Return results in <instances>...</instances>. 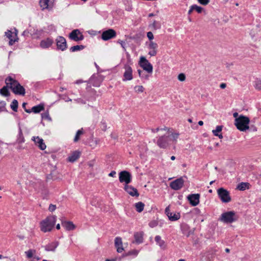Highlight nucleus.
<instances>
[{
    "label": "nucleus",
    "instance_id": "1",
    "mask_svg": "<svg viewBox=\"0 0 261 261\" xmlns=\"http://www.w3.org/2000/svg\"><path fill=\"white\" fill-rule=\"evenodd\" d=\"M249 118L244 115H240L235 119L234 125L237 129L242 132H245L249 128Z\"/></svg>",
    "mask_w": 261,
    "mask_h": 261
},
{
    "label": "nucleus",
    "instance_id": "2",
    "mask_svg": "<svg viewBox=\"0 0 261 261\" xmlns=\"http://www.w3.org/2000/svg\"><path fill=\"white\" fill-rule=\"evenodd\" d=\"M56 221V217L55 216L47 217L41 222V230L44 232L51 231L54 227Z\"/></svg>",
    "mask_w": 261,
    "mask_h": 261
},
{
    "label": "nucleus",
    "instance_id": "3",
    "mask_svg": "<svg viewBox=\"0 0 261 261\" xmlns=\"http://www.w3.org/2000/svg\"><path fill=\"white\" fill-rule=\"evenodd\" d=\"M8 84L11 85L10 89L15 94L22 96L25 95V90L24 88L20 84L18 81L12 77V81Z\"/></svg>",
    "mask_w": 261,
    "mask_h": 261
},
{
    "label": "nucleus",
    "instance_id": "4",
    "mask_svg": "<svg viewBox=\"0 0 261 261\" xmlns=\"http://www.w3.org/2000/svg\"><path fill=\"white\" fill-rule=\"evenodd\" d=\"M238 217L234 211H229L221 214L219 220L225 223H231L237 220Z\"/></svg>",
    "mask_w": 261,
    "mask_h": 261
},
{
    "label": "nucleus",
    "instance_id": "5",
    "mask_svg": "<svg viewBox=\"0 0 261 261\" xmlns=\"http://www.w3.org/2000/svg\"><path fill=\"white\" fill-rule=\"evenodd\" d=\"M170 141L171 138L169 135H163L158 138L156 144L160 148L165 149L169 145Z\"/></svg>",
    "mask_w": 261,
    "mask_h": 261
},
{
    "label": "nucleus",
    "instance_id": "6",
    "mask_svg": "<svg viewBox=\"0 0 261 261\" xmlns=\"http://www.w3.org/2000/svg\"><path fill=\"white\" fill-rule=\"evenodd\" d=\"M219 197L223 202L228 203L231 201L229 192L223 188H220L217 190Z\"/></svg>",
    "mask_w": 261,
    "mask_h": 261
},
{
    "label": "nucleus",
    "instance_id": "7",
    "mask_svg": "<svg viewBox=\"0 0 261 261\" xmlns=\"http://www.w3.org/2000/svg\"><path fill=\"white\" fill-rule=\"evenodd\" d=\"M140 66L149 73L153 71V67L150 63L144 57H141L139 61Z\"/></svg>",
    "mask_w": 261,
    "mask_h": 261
},
{
    "label": "nucleus",
    "instance_id": "8",
    "mask_svg": "<svg viewBox=\"0 0 261 261\" xmlns=\"http://www.w3.org/2000/svg\"><path fill=\"white\" fill-rule=\"evenodd\" d=\"M119 179L120 182H124L127 185L132 181V175L127 171H122L119 173Z\"/></svg>",
    "mask_w": 261,
    "mask_h": 261
},
{
    "label": "nucleus",
    "instance_id": "9",
    "mask_svg": "<svg viewBox=\"0 0 261 261\" xmlns=\"http://www.w3.org/2000/svg\"><path fill=\"white\" fill-rule=\"evenodd\" d=\"M56 43L57 50L64 51L67 48L66 40L65 38L62 36H58L56 39Z\"/></svg>",
    "mask_w": 261,
    "mask_h": 261
},
{
    "label": "nucleus",
    "instance_id": "10",
    "mask_svg": "<svg viewBox=\"0 0 261 261\" xmlns=\"http://www.w3.org/2000/svg\"><path fill=\"white\" fill-rule=\"evenodd\" d=\"M69 38L73 41H79L84 39V35L79 30H73L69 35Z\"/></svg>",
    "mask_w": 261,
    "mask_h": 261
},
{
    "label": "nucleus",
    "instance_id": "11",
    "mask_svg": "<svg viewBox=\"0 0 261 261\" xmlns=\"http://www.w3.org/2000/svg\"><path fill=\"white\" fill-rule=\"evenodd\" d=\"M11 81L12 77L10 76H9L5 79V83L6 85L0 89V94L4 96H9L10 95V92L8 88L10 89L11 85L8 83L10 82L11 83Z\"/></svg>",
    "mask_w": 261,
    "mask_h": 261
},
{
    "label": "nucleus",
    "instance_id": "12",
    "mask_svg": "<svg viewBox=\"0 0 261 261\" xmlns=\"http://www.w3.org/2000/svg\"><path fill=\"white\" fill-rule=\"evenodd\" d=\"M184 184V180L182 177H180L171 182L170 186L173 190L177 191L183 187Z\"/></svg>",
    "mask_w": 261,
    "mask_h": 261
},
{
    "label": "nucleus",
    "instance_id": "13",
    "mask_svg": "<svg viewBox=\"0 0 261 261\" xmlns=\"http://www.w3.org/2000/svg\"><path fill=\"white\" fill-rule=\"evenodd\" d=\"M124 69L125 71L123 73V80L125 81H130L132 80L133 78V69L132 67L128 64H125L124 66Z\"/></svg>",
    "mask_w": 261,
    "mask_h": 261
},
{
    "label": "nucleus",
    "instance_id": "14",
    "mask_svg": "<svg viewBox=\"0 0 261 261\" xmlns=\"http://www.w3.org/2000/svg\"><path fill=\"white\" fill-rule=\"evenodd\" d=\"M116 36V31L112 29L103 31L101 34V38L105 41H107L109 39L115 37Z\"/></svg>",
    "mask_w": 261,
    "mask_h": 261
},
{
    "label": "nucleus",
    "instance_id": "15",
    "mask_svg": "<svg viewBox=\"0 0 261 261\" xmlns=\"http://www.w3.org/2000/svg\"><path fill=\"white\" fill-rule=\"evenodd\" d=\"M190 203L193 206H196L199 203L200 194H192L187 197Z\"/></svg>",
    "mask_w": 261,
    "mask_h": 261
},
{
    "label": "nucleus",
    "instance_id": "16",
    "mask_svg": "<svg viewBox=\"0 0 261 261\" xmlns=\"http://www.w3.org/2000/svg\"><path fill=\"white\" fill-rule=\"evenodd\" d=\"M6 36L9 39V44L10 45H13L14 43L18 39L17 36V33H13L9 30L6 32Z\"/></svg>",
    "mask_w": 261,
    "mask_h": 261
},
{
    "label": "nucleus",
    "instance_id": "17",
    "mask_svg": "<svg viewBox=\"0 0 261 261\" xmlns=\"http://www.w3.org/2000/svg\"><path fill=\"white\" fill-rule=\"evenodd\" d=\"M124 189L127 193L133 197H138L139 196L137 189L132 186L125 185Z\"/></svg>",
    "mask_w": 261,
    "mask_h": 261
},
{
    "label": "nucleus",
    "instance_id": "18",
    "mask_svg": "<svg viewBox=\"0 0 261 261\" xmlns=\"http://www.w3.org/2000/svg\"><path fill=\"white\" fill-rule=\"evenodd\" d=\"M53 43V39L50 38H47L46 39L41 41L40 46L42 48H47L51 46Z\"/></svg>",
    "mask_w": 261,
    "mask_h": 261
},
{
    "label": "nucleus",
    "instance_id": "19",
    "mask_svg": "<svg viewBox=\"0 0 261 261\" xmlns=\"http://www.w3.org/2000/svg\"><path fill=\"white\" fill-rule=\"evenodd\" d=\"M54 2L49 0H40L39 4L42 10L48 9L52 8Z\"/></svg>",
    "mask_w": 261,
    "mask_h": 261
},
{
    "label": "nucleus",
    "instance_id": "20",
    "mask_svg": "<svg viewBox=\"0 0 261 261\" xmlns=\"http://www.w3.org/2000/svg\"><path fill=\"white\" fill-rule=\"evenodd\" d=\"M115 246L117 248V251L119 253H121L124 250L122 246V239L120 237H116L115 239Z\"/></svg>",
    "mask_w": 261,
    "mask_h": 261
},
{
    "label": "nucleus",
    "instance_id": "21",
    "mask_svg": "<svg viewBox=\"0 0 261 261\" xmlns=\"http://www.w3.org/2000/svg\"><path fill=\"white\" fill-rule=\"evenodd\" d=\"M61 224L68 231L72 230L75 228V225L71 221H62Z\"/></svg>",
    "mask_w": 261,
    "mask_h": 261
},
{
    "label": "nucleus",
    "instance_id": "22",
    "mask_svg": "<svg viewBox=\"0 0 261 261\" xmlns=\"http://www.w3.org/2000/svg\"><path fill=\"white\" fill-rule=\"evenodd\" d=\"M59 244L58 241L52 242L44 246L45 250L47 251H55Z\"/></svg>",
    "mask_w": 261,
    "mask_h": 261
},
{
    "label": "nucleus",
    "instance_id": "23",
    "mask_svg": "<svg viewBox=\"0 0 261 261\" xmlns=\"http://www.w3.org/2000/svg\"><path fill=\"white\" fill-rule=\"evenodd\" d=\"M135 242L136 244H139L143 242V232L142 231L137 232L134 233Z\"/></svg>",
    "mask_w": 261,
    "mask_h": 261
},
{
    "label": "nucleus",
    "instance_id": "24",
    "mask_svg": "<svg viewBox=\"0 0 261 261\" xmlns=\"http://www.w3.org/2000/svg\"><path fill=\"white\" fill-rule=\"evenodd\" d=\"M80 152L79 151L76 150L73 151L72 154L68 156V161L70 162H74L80 158Z\"/></svg>",
    "mask_w": 261,
    "mask_h": 261
},
{
    "label": "nucleus",
    "instance_id": "25",
    "mask_svg": "<svg viewBox=\"0 0 261 261\" xmlns=\"http://www.w3.org/2000/svg\"><path fill=\"white\" fill-rule=\"evenodd\" d=\"M154 240L157 244H158L161 248L164 249L166 247L165 241L162 240L160 236H155Z\"/></svg>",
    "mask_w": 261,
    "mask_h": 261
},
{
    "label": "nucleus",
    "instance_id": "26",
    "mask_svg": "<svg viewBox=\"0 0 261 261\" xmlns=\"http://www.w3.org/2000/svg\"><path fill=\"white\" fill-rule=\"evenodd\" d=\"M249 186L250 184L248 182H242L238 185L237 189L240 191H244L246 189H248Z\"/></svg>",
    "mask_w": 261,
    "mask_h": 261
},
{
    "label": "nucleus",
    "instance_id": "27",
    "mask_svg": "<svg viewBox=\"0 0 261 261\" xmlns=\"http://www.w3.org/2000/svg\"><path fill=\"white\" fill-rule=\"evenodd\" d=\"M44 105L42 104H39L38 105L33 107L32 108V111L34 113H38L40 112L42 110H44Z\"/></svg>",
    "mask_w": 261,
    "mask_h": 261
},
{
    "label": "nucleus",
    "instance_id": "28",
    "mask_svg": "<svg viewBox=\"0 0 261 261\" xmlns=\"http://www.w3.org/2000/svg\"><path fill=\"white\" fill-rule=\"evenodd\" d=\"M180 218V214L178 213H173L170 214V215L168 216L169 219L171 221H175L178 220Z\"/></svg>",
    "mask_w": 261,
    "mask_h": 261
},
{
    "label": "nucleus",
    "instance_id": "29",
    "mask_svg": "<svg viewBox=\"0 0 261 261\" xmlns=\"http://www.w3.org/2000/svg\"><path fill=\"white\" fill-rule=\"evenodd\" d=\"M36 139L38 140L37 145L39 148L42 150H44L46 146L43 142V140L39 137H36Z\"/></svg>",
    "mask_w": 261,
    "mask_h": 261
},
{
    "label": "nucleus",
    "instance_id": "30",
    "mask_svg": "<svg viewBox=\"0 0 261 261\" xmlns=\"http://www.w3.org/2000/svg\"><path fill=\"white\" fill-rule=\"evenodd\" d=\"M17 142L19 144L22 143L24 142V138L23 137L22 132L20 127L19 128V133L17 136Z\"/></svg>",
    "mask_w": 261,
    "mask_h": 261
},
{
    "label": "nucleus",
    "instance_id": "31",
    "mask_svg": "<svg viewBox=\"0 0 261 261\" xmlns=\"http://www.w3.org/2000/svg\"><path fill=\"white\" fill-rule=\"evenodd\" d=\"M189 229V227L187 225L183 226L181 229L182 233L185 234L187 237H189L190 236V234L193 233V232L191 230Z\"/></svg>",
    "mask_w": 261,
    "mask_h": 261
},
{
    "label": "nucleus",
    "instance_id": "32",
    "mask_svg": "<svg viewBox=\"0 0 261 261\" xmlns=\"http://www.w3.org/2000/svg\"><path fill=\"white\" fill-rule=\"evenodd\" d=\"M136 211L139 212H142L144 207V204L142 202H138L135 203Z\"/></svg>",
    "mask_w": 261,
    "mask_h": 261
},
{
    "label": "nucleus",
    "instance_id": "33",
    "mask_svg": "<svg viewBox=\"0 0 261 261\" xmlns=\"http://www.w3.org/2000/svg\"><path fill=\"white\" fill-rule=\"evenodd\" d=\"M84 48H85V46H84L83 45H75V46H73L71 47L70 48L69 50L71 52H74V51H76L78 50H82Z\"/></svg>",
    "mask_w": 261,
    "mask_h": 261
},
{
    "label": "nucleus",
    "instance_id": "34",
    "mask_svg": "<svg viewBox=\"0 0 261 261\" xmlns=\"http://www.w3.org/2000/svg\"><path fill=\"white\" fill-rule=\"evenodd\" d=\"M18 103L17 100L14 99L11 103L10 107L14 112H17L18 110Z\"/></svg>",
    "mask_w": 261,
    "mask_h": 261
},
{
    "label": "nucleus",
    "instance_id": "35",
    "mask_svg": "<svg viewBox=\"0 0 261 261\" xmlns=\"http://www.w3.org/2000/svg\"><path fill=\"white\" fill-rule=\"evenodd\" d=\"M158 47V45L157 43L151 41H150L148 45V48L150 50H156L157 48Z\"/></svg>",
    "mask_w": 261,
    "mask_h": 261
},
{
    "label": "nucleus",
    "instance_id": "36",
    "mask_svg": "<svg viewBox=\"0 0 261 261\" xmlns=\"http://www.w3.org/2000/svg\"><path fill=\"white\" fill-rule=\"evenodd\" d=\"M139 253V251L136 249H134L132 250H130L127 253H125L123 255L124 256H127L128 255H133L134 256H136Z\"/></svg>",
    "mask_w": 261,
    "mask_h": 261
},
{
    "label": "nucleus",
    "instance_id": "37",
    "mask_svg": "<svg viewBox=\"0 0 261 261\" xmlns=\"http://www.w3.org/2000/svg\"><path fill=\"white\" fill-rule=\"evenodd\" d=\"M223 128L222 125H217L215 129L213 130L212 132L214 136L218 135V134L221 132Z\"/></svg>",
    "mask_w": 261,
    "mask_h": 261
},
{
    "label": "nucleus",
    "instance_id": "38",
    "mask_svg": "<svg viewBox=\"0 0 261 261\" xmlns=\"http://www.w3.org/2000/svg\"><path fill=\"white\" fill-rule=\"evenodd\" d=\"M83 134V129H79L77 131L75 136L74 138V142H76L80 139V136Z\"/></svg>",
    "mask_w": 261,
    "mask_h": 261
},
{
    "label": "nucleus",
    "instance_id": "39",
    "mask_svg": "<svg viewBox=\"0 0 261 261\" xmlns=\"http://www.w3.org/2000/svg\"><path fill=\"white\" fill-rule=\"evenodd\" d=\"M254 87L256 89L258 90H261V80L256 79L254 82Z\"/></svg>",
    "mask_w": 261,
    "mask_h": 261
},
{
    "label": "nucleus",
    "instance_id": "40",
    "mask_svg": "<svg viewBox=\"0 0 261 261\" xmlns=\"http://www.w3.org/2000/svg\"><path fill=\"white\" fill-rule=\"evenodd\" d=\"M192 8L194 10L196 11L198 13H201L203 10V8L200 6H198L196 5H192Z\"/></svg>",
    "mask_w": 261,
    "mask_h": 261
},
{
    "label": "nucleus",
    "instance_id": "41",
    "mask_svg": "<svg viewBox=\"0 0 261 261\" xmlns=\"http://www.w3.org/2000/svg\"><path fill=\"white\" fill-rule=\"evenodd\" d=\"M138 72L139 76L141 78L144 79H145V80H148V77H149L148 75H147V74H145L143 73V71L141 70L138 69Z\"/></svg>",
    "mask_w": 261,
    "mask_h": 261
},
{
    "label": "nucleus",
    "instance_id": "42",
    "mask_svg": "<svg viewBox=\"0 0 261 261\" xmlns=\"http://www.w3.org/2000/svg\"><path fill=\"white\" fill-rule=\"evenodd\" d=\"M144 87L142 86H136L135 87L136 92L140 93L144 91Z\"/></svg>",
    "mask_w": 261,
    "mask_h": 261
},
{
    "label": "nucleus",
    "instance_id": "43",
    "mask_svg": "<svg viewBox=\"0 0 261 261\" xmlns=\"http://www.w3.org/2000/svg\"><path fill=\"white\" fill-rule=\"evenodd\" d=\"M100 128L103 131L107 130V123L105 121L102 120L100 122Z\"/></svg>",
    "mask_w": 261,
    "mask_h": 261
},
{
    "label": "nucleus",
    "instance_id": "44",
    "mask_svg": "<svg viewBox=\"0 0 261 261\" xmlns=\"http://www.w3.org/2000/svg\"><path fill=\"white\" fill-rule=\"evenodd\" d=\"M152 26L155 29H159L161 28V24L159 22L154 20L152 23Z\"/></svg>",
    "mask_w": 261,
    "mask_h": 261
},
{
    "label": "nucleus",
    "instance_id": "45",
    "mask_svg": "<svg viewBox=\"0 0 261 261\" xmlns=\"http://www.w3.org/2000/svg\"><path fill=\"white\" fill-rule=\"evenodd\" d=\"M178 80L180 81L183 82L186 80V76L184 73H180L178 75Z\"/></svg>",
    "mask_w": 261,
    "mask_h": 261
},
{
    "label": "nucleus",
    "instance_id": "46",
    "mask_svg": "<svg viewBox=\"0 0 261 261\" xmlns=\"http://www.w3.org/2000/svg\"><path fill=\"white\" fill-rule=\"evenodd\" d=\"M25 253L27 254V257L29 258H31L33 257V250H29L28 251L25 252Z\"/></svg>",
    "mask_w": 261,
    "mask_h": 261
},
{
    "label": "nucleus",
    "instance_id": "47",
    "mask_svg": "<svg viewBox=\"0 0 261 261\" xmlns=\"http://www.w3.org/2000/svg\"><path fill=\"white\" fill-rule=\"evenodd\" d=\"M41 116H42V119H50V118L49 117V114L48 112H45V113H42L41 114Z\"/></svg>",
    "mask_w": 261,
    "mask_h": 261
},
{
    "label": "nucleus",
    "instance_id": "48",
    "mask_svg": "<svg viewBox=\"0 0 261 261\" xmlns=\"http://www.w3.org/2000/svg\"><path fill=\"white\" fill-rule=\"evenodd\" d=\"M197 1L200 4L203 5H206L210 2V0H197Z\"/></svg>",
    "mask_w": 261,
    "mask_h": 261
},
{
    "label": "nucleus",
    "instance_id": "49",
    "mask_svg": "<svg viewBox=\"0 0 261 261\" xmlns=\"http://www.w3.org/2000/svg\"><path fill=\"white\" fill-rule=\"evenodd\" d=\"M56 209V205H54V204H50L49 206V207H48V210L50 211V212H54L55 210Z\"/></svg>",
    "mask_w": 261,
    "mask_h": 261
},
{
    "label": "nucleus",
    "instance_id": "50",
    "mask_svg": "<svg viewBox=\"0 0 261 261\" xmlns=\"http://www.w3.org/2000/svg\"><path fill=\"white\" fill-rule=\"evenodd\" d=\"M147 36L150 41L153 39V35L151 32H149L147 33Z\"/></svg>",
    "mask_w": 261,
    "mask_h": 261
},
{
    "label": "nucleus",
    "instance_id": "51",
    "mask_svg": "<svg viewBox=\"0 0 261 261\" xmlns=\"http://www.w3.org/2000/svg\"><path fill=\"white\" fill-rule=\"evenodd\" d=\"M157 54L156 50H150L148 52V55L150 56H155Z\"/></svg>",
    "mask_w": 261,
    "mask_h": 261
},
{
    "label": "nucleus",
    "instance_id": "52",
    "mask_svg": "<svg viewBox=\"0 0 261 261\" xmlns=\"http://www.w3.org/2000/svg\"><path fill=\"white\" fill-rule=\"evenodd\" d=\"M179 134L178 133H173L172 134V136L174 141H176L177 139L178 138Z\"/></svg>",
    "mask_w": 261,
    "mask_h": 261
},
{
    "label": "nucleus",
    "instance_id": "53",
    "mask_svg": "<svg viewBox=\"0 0 261 261\" xmlns=\"http://www.w3.org/2000/svg\"><path fill=\"white\" fill-rule=\"evenodd\" d=\"M165 214H166V215L168 217V216L170 215V214H171L172 213L170 212V208H169V206H167V207H166L165 208Z\"/></svg>",
    "mask_w": 261,
    "mask_h": 261
},
{
    "label": "nucleus",
    "instance_id": "54",
    "mask_svg": "<svg viewBox=\"0 0 261 261\" xmlns=\"http://www.w3.org/2000/svg\"><path fill=\"white\" fill-rule=\"evenodd\" d=\"M6 102L4 101H0V110H2L5 107Z\"/></svg>",
    "mask_w": 261,
    "mask_h": 261
},
{
    "label": "nucleus",
    "instance_id": "55",
    "mask_svg": "<svg viewBox=\"0 0 261 261\" xmlns=\"http://www.w3.org/2000/svg\"><path fill=\"white\" fill-rule=\"evenodd\" d=\"M118 43H119V44H121V46L124 48H125V42L122 40H118Z\"/></svg>",
    "mask_w": 261,
    "mask_h": 261
},
{
    "label": "nucleus",
    "instance_id": "56",
    "mask_svg": "<svg viewBox=\"0 0 261 261\" xmlns=\"http://www.w3.org/2000/svg\"><path fill=\"white\" fill-rule=\"evenodd\" d=\"M116 174V171H111V172L109 174V176H111V177H115V176Z\"/></svg>",
    "mask_w": 261,
    "mask_h": 261
},
{
    "label": "nucleus",
    "instance_id": "57",
    "mask_svg": "<svg viewBox=\"0 0 261 261\" xmlns=\"http://www.w3.org/2000/svg\"><path fill=\"white\" fill-rule=\"evenodd\" d=\"M226 87V84L225 83H221L220 85V87L221 89H224Z\"/></svg>",
    "mask_w": 261,
    "mask_h": 261
},
{
    "label": "nucleus",
    "instance_id": "58",
    "mask_svg": "<svg viewBox=\"0 0 261 261\" xmlns=\"http://www.w3.org/2000/svg\"><path fill=\"white\" fill-rule=\"evenodd\" d=\"M159 130H160V128H159V127L158 128H156L155 129H151V131L153 133H156L158 132Z\"/></svg>",
    "mask_w": 261,
    "mask_h": 261
},
{
    "label": "nucleus",
    "instance_id": "59",
    "mask_svg": "<svg viewBox=\"0 0 261 261\" xmlns=\"http://www.w3.org/2000/svg\"><path fill=\"white\" fill-rule=\"evenodd\" d=\"M32 140H33L35 142V144L36 145L38 144V140L36 139V137H33Z\"/></svg>",
    "mask_w": 261,
    "mask_h": 261
},
{
    "label": "nucleus",
    "instance_id": "60",
    "mask_svg": "<svg viewBox=\"0 0 261 261\" xmlns=\"http://www.w3.org/2000/svg\"><path fill=\"white\" fill-rule=\"evenodd\" d=\"M194 11L193 9L192 8V5L190 7V8L188 11V14H190L192 12V11Z\"/></svg>",
    "mask_w": 261,
    "mask_h": 261
},
{
    "label": "nucleus",
    "instance_id": "61",
    "mask_svg": "<svg viewBox=\"0 0 261 261\" xmlns=\"http://www.w3.org/2000/svg\"><path fill=\"white\" fill-rule=\"evenodd\" d=\"M233 116L236 119V118H238V113L237 112H235L233 114Z\"/></svg>",
    "mask_w": 261,
    "mask_h": 261
},
{
    "label": "nucleus",
    "instance_id": "62",
    "mask_svg": "<svg viewBox=\"0 0 261 261\" xmlns=\"http://www.w3.org/2000/svg\"><path fill=\"white\" fill-rule=\"evenodd\" d=\"M216 136L218 137L220 139L223 138V136L222 134H218V135H216Z\"/></svg>",
    "mask_w": 261,
    "mask_h": 261
},
{
    "label": "nucleus",
    "instance_id": "63",
    "mask_svg": "<svg viewBox=\"0 0 261 261\" xmlns=\"http://www.w3.org/2000/svg\"><path fill=\"white\" fill-rule=\"evenodd\" d=\"M25 111L28 113H30L31 112H32V109H25Z\"/></svg>",
    "mask_w": 261,
    "mask_h": 261
},
{
    "label": "nucleus",
    "instance_id": "64",
    "mask_svg": "<svg viewBox=\"0 0 261 261\" xmlns=\"http://www.w3.org/2000/svg\"><path fill=\"white\" fill-rule=\"evenodd\" d=\"M105 261H116V259H107Z\"/></svg>",
    "mask_w": 261,
    "mask_h": 261
}]
</instances>
